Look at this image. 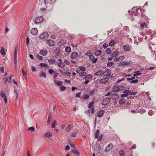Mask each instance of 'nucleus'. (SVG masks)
I'll return each instance as SVG.
<instances>
[{"instance_id":"19","label":"nucleus","mask_w":156,"mask_h":156,"mask_svg":"<svg viewBox=\"0 0 156 156\" xmlns=\"http://www.w3.org/2000/svg\"><path fill=\"white\" fill-rule=\"evenodd\" d=\"M103 71L101 70H99L97 71L96 73H95L94 75L95 76H100L101 75L102 76V74Z\"/></svg>"},{"instance_id":"47","label":"nucleus","mask_w":156,"mask_h":156,"mask_svg":"<svg viewBox=\"0 0 156 156\" xmlns=\"http://www.w3.org/2000/svg\"><path fill=\"white\" fill-rule=\"evenodd\" d=\"M28 130H31L33 132H34L35 130V128L33 127H31L28 128Z\"/></svg>"},{"instance_id":"21","label":"nucleus","mask_w":156,"mask_h":156,"mask_svg":"<svg viewBox=\"0 0 156 156\" xmlns=\"http://www.w3.org/2000/svg\"><path fill=\"white\" fill-rule=\"evenodd\" d=\"M78 44V42H75L73 41L71 43V45L73 47H76L77 46Z\"/></svg>"},{"instance_id":"42","label":"nucleus","mask_w":156,"mask_h":156,"mask_svg":"<svg viewBox=\"0 0 156 156\" xmlns=\"http://www.w3.org/2000/svg\"><path fill=\"white\" fill-rule=\"evenodd\" d=\"M119 60V61L121 60H123L125 59V57L124 55H121L119 57H118Z\"/></svg>"},{"instance_id":"44","label":"nucleus","mask_w":156,"mask_h":156,"mask_svg":"<svg viewBox=\"0 0 156 156\" xmlns=\"http://www.w3.org/2000/svg\"><path fill=\"white\" fill-rule=\"evenodd\" d=\"M130 62H129H129L126 61V62H122L123 65L124 66L127 65L129 64Z\"/></svg>"},{"instance_id":"2","label":"nucleus","mask_w":156,"mask_h":156,"mask_svg":"<svg viewBox=\"0 0 156 156\" xmlns=\"http://www.w3.org/2000/svg\"><path fill=\"white\" fill-rule=\"evenodd\" d=\"M123 87L120 86H115L113 87L112 91L115 92H118L122 90Z\"/></svg>"},{"instance_id":"18","label":"nucleus","mask_w":156,"mask_h":156,"mask_svg":"<svg viewBox=\"0 0 156 156\" xmlns=\"http://www.w3.org/2000/svg\"><path fill=\"white\" fill-rule=\"evenodd\" d=\"M79 132L78 131H76L72 133H71V136L73 137H76L77 136V134L79 133Z\"/></svg>"},{"instance_id":"17","label":"nucleus","mask_w":156,"mask_h":156,"mask_svg":"<svg viewBox=\"0 0 156 156\" xmlns=\"http://www.w3.org/2000/svg\"><path fill=\"white\" fill-rule=\"evenodd\" d=\"M104 112L103 110H101L98 113V116L99 117H102L104 115Z\"/></svg>"},{"instance_id":"31","label":"nucleus","mask_w":156,"mask_h":156,"mask_svg":"<svg viewBox=\"0 0 156 156\" xmlns=\"http://www.w3.org/2000/svg\"><path fill=\"white\" fill-rule=\"evenodd\" d=\"M48 62L51 64H54L55 63V60L52 59H50L48 60Z\"/></svg>"},{"instance_id":"37","label":"nucleus","mask_w":156,"mask_h":156,"mask_svg":"<svg viewBox=\"0 0 156 156\" xmlns=\"http://www.w3.org/2000/svg\"><path fill=\"white\" fill-rule=\"evenodd\" d=\"M99 134V130L98 129L96 131L95 133V138H97V139L98 138Z\"/></svg>"},{"instance_id":"43","label":"nucleus","mask_w":156,"mask_h":156,"mask_svg":"<svg viewBox=\"0 0 156 156\" xmlns=\"http://www.w3.org/2000/svg\"><path fill=\"white\" fill-rule=\"evenodd\" d=\"M60 43L62 45H64L66 43V40H61Z\"/></svg>"},{"instance_id":"5","label":"nucleus","mask_w":156,"mask_h":156,"mask_svg":"<svg viewBox=\"0 0 156 156\" xmlns=\"http://www.w3.org/2000/svg\"><path fill=\"white\" fill-rule=\"evenodd\" d=\"M48 37V33L46 32L43 33L39 36V37L42 39H47Z\"/></svg>"},{"instance_id":"12","label":"nucleus","mask_w":156,"mask_h":156,"mask_svg":"<svg viewBox=\"0 0 156 156\" xmlns=\"http://www.w3.org/2000/svg\"><path fill=\"white\" fill-rule=\"evenodd\" d=\"M123 48L125 51H129L130 50V48L128 45H124L123 47Z\"/></svg>"},{"instance_id":"11","label":"nucleus","mask_w":156,"mask_h":156,"mask_svg":"<svg viewBox=\"0 0 156 156\" xmlns=\"http://www.w3.org/2000/svg\"><path fill=\"white\" fill-rule=\"evenodd\" d=\"M108 78L107 77H105L101 79L100 81L101 83H105L107 82L108 80Z\"/></svg>"},{"instance_id":"30","label":"nucleus","mask_w":156,"mask_h":156,"mask_svg":"<svg viewBox=\"0 0 156 156\" xmlns=\"http://www.w3.org/2000/svg\"><path fill=\"white\" fill-rule=\"evenodd\" d=\"M126 101V99L124 98H122L120 100L119 103L120 104H124Z\"/></svg>"},{"instance_id":"53","label":"nucleus","mask_w":156,"mask_h":156,"mask_svg":"<svg viewBox=\"0 0 156 156\" xmlns=\"http://www.w3.org/2000/svg\"><path fill=\"white\" fill-rule=\"evenodd\" d=\"M62 84V82L61 81H58L57 83V85L58 86H60Z\"/></svg>"},{"instance_id":"59","label":"nucleus","mask_w":156,"mask_h":156,"mask_svg":"<svg viewBox=\"0 0 156 156\" xmlns=\"http://www.w3.org/2000/svg\"><path fill=\"white\" fill-rule=\"evenodd\" d=\"M12 76L11 75H10V77L9 79H8V82L9 83L11 82V79L12 77Z\"/></svg>"},{"instance_id":"34","label":"nucleus","mask_w":156,"mask_h":156,"mask_svg":"<svg viewBox=\"0 0 156 156\" xmlns=\"http://www.w3.org/2000/svg\"><path fill=\"white\" fill-rule=\"evenodd\" d=\"M71 126L69 124L66 128V130L67 132H69L71 130Z\"/></svg>"},{"instance_id":"6","label":"nucleus","mask_w":156,"mask_h":156,"mask_svg":"<svg viewBox=\"0 0 156 156\" xmlns=\"http://www.w3.org/2000/svg\"><path fill=\"white\" fill-rule=\"evenodd\" d=\"M113 147V145L112 144H109L106 147L105 151L107 152L112 149Z\"/></svg>"},{"instance_id":"46","label":"nucleus","mask_w":156,"mask_h":156,"mask_svg":"<svg viewBox=\"0 0 156 156\" xmlns=\"http://www.w3.org/2000/svg\"><path fill=\"white\" fill-rule=\"evenodd\" d=\"M94 102H91L89 104L88 107L90 108H91V107L94 105Z\"/></svg>"},{"instance_id":"54","label":"nucleus","mask_w":156,"mask_h":156,"mask_svg":"<svg viewBox=\"0 0 156 156\" xmlns=\"http://www.w3.org/2000/svg\"><path fill=\"white\" fill-rule=\"evenodd\" d=\"M54 71L53 69H49L48 70V72L51 74H53L54 73Z\"/></svg>"},{"instance_id":"23","label":"nucleus","mask_w":156,"mask_h":156,"mask_svg":"<svg viewBox=\"0 0 156 156\" xmlns=\"http://www.w3.org/2000/svg\"><path fill=\"white\" fill-rule=\"evenodd\" d=\"M72 152L73 153H75L78 155H80V153L77 150L73 149L72 150Z\"/></svg>"},{"instance_id":"33","label":"nucleus","mask_w":156,"mask_h":156,"mask_svg":"<svg viewBox=\"0 0 156 156\" xmlns=\"http://www.w3.org/2000/svg\"><path fill=\"white\" fill-rule=\"evenodd\" d=\"M92 77V76L90 75H87L85 76L84 78L85 80L89 79Z\"/></svg>"},{"instance_id":"52","label":"nucleus","mask_w":156,"mask_h":156,"mask_svg":"<svg viewBox=\"0 0 156 156\" xmlns=\"http://www.w3.org/2000/svg\"><path fill=\"white\" fill-rule=\"evenodd\" d=\"M79 68L82 71H84L86 70L85 68L83 66L80 67Z\"/></svg>"},{"instance_id":"56","label":"nucleus","mask_w":156,"mask_h":156,"mask_svg":"<svg viewBox=\"0 0 156 156\" xmlns=\"http://www.w3.org/2000/svg\"><path fill=\"white\" fill-rule=\"evenodd\" d=\"M103 48L104 49H105L106 48H107V47H108V44H106V43H105L103 45Z\"/></svg>"},{"instance_id":"35","label":"nucleus","mask_w":156,"mask_h":156,"mask_svg":"<svg viewBox=\"0 0 156 156\" xmlns=\"http://www.w3.org/2000/svg\"><path fill=\"white\" fill-rule=\"evenodd\" d=\"M40 66H41L43 67H47L48 66V65L47 64L45 63H41L40 64Z\"/></svg>"},{"instance_id":"22","label":"nucleus","mask_w":156,"mask_h":156,"mask_svg":"<svg viewBox=\"0 0 156 156\" xmlns=\"http://www.w3.org/2000/svg\"><path fill=\"white\" fill-rule=\"evenodd\" d=\"M44 136L48 137H51L52 136L51 133L50 132H47L44 134Z\"/></svg>"},{"instance_id":"27","label":"nucleus","mask_w":156,"mask_h":156,"mask_svg":"<svg viewBox=\"0 0 156 156\" xmlns=\"http://www.w3.org/2000/svg\"><path fill=\"white\" fill-rule=\"evenodd\" d=\"M71 48L69 46H67L65 49V51L67 53L70 52L71 51Z\"/></svg>"},{"instance_id":"32","label":"nucleus","mask_w":156,"mask_h":156,"mask_svg":"<svg viewBox=\"0 0 156 156\" xmlns=\"http://www.w3.org/2000/svg\"><path fill=\"white\" fill-rule=\"evenodd\" d=\"M123 93L124 94H125L126 95L128 96L129 95V94H130V91L128 90H125L123 91Z\"/></svg>"},{"instance_id":"57","label":"nucleus","mask_w":156,"mask_h":156,"mask_svg":"<svg viewBox=\"0 0 156 156\" xmlns=\"http://www.w3.org/2000/svg\"><path fill=\"white\" fill-rule=\"evenodd\" d=\"M14 95L16 97V98L18 97L17 91L16 90L14 91Z\"/></svg>"},{"instance_id":"63","label":"nucleus","mask_w":156,"mask_h":156,"mask_svg":"<svg viewBox=\"0 0 156 156\" xmlns=\"http://www.w3.org/2000/svg\"><path fill=\"white\" fill-rule=\"evenodd\" d=\"M0 71L2 73H3L4 72V68L3 67H1L0 68Z\"/></svg>"},{"instance_id":"4","label":"nucleus","mask_w":156,"mask_h":156,"mask_svg":"<svg viewBox=\"0 0 156 156\" xmlns=\"http://www.w3.org/2000/svg\"><path fill=\"white\" fill-rule=\"evenodd\" d=\"M110 101V99L109 98H105L102 100V105H105L108 104Z\"/></svg>"},{"instance_id":"51","label":"nucleus","mask_w":156,"mask_h":156,"mask_svg":"<svg viewBox=\"0 0 156 156\" xmlns=\"http://www.w3.org/2000/svg\"><path fill=\"white\" fill-rule=\"evenodd\" d=\"M1 96L2 98L6 97L5 93L2 91L1 92Z\"/></svg>"},{"instance_id":"60","label":"nucleus","mask_w":156,"mask_h":156,"mask_svg":"<svg viewBox=\"0 0 156 156\" xmlns=\"http://www.w3.org/2000/svg\"><path fill=\"white\" fill-rule=\"evenodd\" d=\"M89 96L87 95H85L83 97V98L85 100H87L89 98Z\"/></svg>"},{"instance_id":"41","label":"nucleus","mask_w":156,"mask_h":156,"mask_svg":"<svg viewBox=\"0 0 156 156\" xmlns=\"http://www.w3.org/2000/svg\"><path fill=\"white\" fill-rule=\"evenodd\" d=\"M86 74V73L84 72V71L80 73L79 75L80 76H84Z\"/></svg>"},{"instance_id":"29","label":"nucleus","mask_w":156,"mask_h":156,"mask_svg":"<svg viewBox=\"0 0 156 156\" xmlns=\"http://www.w3.org/2000/svg\"><path fill=\"white\" fill-rule=\"evenodd\" d=\"M14 67L16 70L17 69V60H14Z\"/></svg>"},{"instance_id":"45","label":"nucleus","mask_w":156,"mask_h":156,"mask_svg":"<svg viewBox=\"0 0 156 156\" xmlns=\"http://www.w3.org/2000/svg\"><path fill=\"white\" fill-rule=\"evenodd\" d=\"M135 76H133L131 77H130V78H128L127 79V81H130V80H134V79H135Z\"/></svg>"},{"instance_id":"25","label":"nucleus","mask_w":156,"mask_h":156,"mask_svg":"<svg viewBox=\"0 0 156 156\" xmlns=\"http://www.w3.org/2000/svg\"><path fill=\"white\" fill-rule=\"evenodd\" d=\"M101 52H102L101 50H97L95 51V54L96 56H98L99 55H100Z\"/></svg>"},{"instance_id":"62","label":"nucleus","mask_w":156,"mask_h":156,"mask_svg":"<svg viewBox=\"0 0 156 156\" xmlns=\"http://www.w3.org/2000/svg\"><path fill=\"white\" fill-rule=\"evenodd\" d=\"M136 146L135 144L133 145L132 146V147L131 148L130 150H132L135 149L136 148Z\"/></svg>"},{"instance_id":"36","label":"nucleus","mask_w":156,"mask_h":156,"mask_svg":"<svg viewBox=\"0 0 156 156\" xmlns=\"http://www.w3.org/2000/svg\"><path fill=\"white\" fill-rule=\"evenodd\" d=\"M66 89V87L64 86H61L60 87V89L61 91H64Z\"/></svg>"},{"instance_id":"14","label":"nucleus","mask_w":156,"mask_h":156,"mask_svg":"<svg viewBox=\"0 0 156 156\" xmlns=\"http://www.w3.org/2000/svg\"><path fill=\"white\" fill-rule=\"evenodd\" d=\"M119 96L118 94H112L110 95V98L114 99H117L118 98Z\"/></svg>"},{"instance_id":"7","label":"nucleus","mask_w":156,"mask_h":156,"mask_svg":"<svg viewBox=\"0 0 156 156\" xmlns=\"http://www.w3.org/2000/svg\"><path fill=\"white\" fill-rule=\"evenodd\" d=\"M57 64L59 67L63 68L65 66V64L62 62V60L60 59H58V62L57 63Z\"/></svg>"},{"instance_id":"16","label":"nucleus","mask_w":156,"mask_h":156,"mask_svg":"<svg viewBox=\"0 0 156 156\" xmlns=\"http://www.w3.org/2000/svg\"><path fill=\"white\" fill-rule=\"evenodd\" d=\"M119 54V51H116L111 54V56L113 57H115L118 55Z\"/></svg>"},{"instance_id":"9","label":"nucleus","mask_w":156,"mask_h":156,"mask_svg":"<svg viewBox=\"0 0 156 156\" xmlns=\"http://www.w3.org/2000/svg\"><path fill=\"white\" fill-rule=\"evenodd\" d=\"M78 54L77 52H73L71 55V58L72 59H74L75 58L78 56Z\"/></svg>"},{"instance_id":"1","label":"nucleus","mask_w":156,"mask_h":156,"mask_svg":"<svg viewBox=\"0 0 156 156\" xmlns=\"http://www.w3.org/2000/svg\"><path fill=\"white\" fill-rule=\"evenodd\" d=\"M111 70L109 69L107 70L106 71L103 72L102 74V76L107 77V78H110L112 76V75L111 73Z\"/></svg>"},{"instance_id":"64","label":"nucleus","mask_w":156,"mask_h":156,"mask_svg":"<svg viewBox=\"0 0 156 156\" xmlns=\"http://www.w3.org/2000/svg\"><path fill=\"white\" fill-rule=\"evenodd\" d=\"M3 80L5 82L8 81V78L7 77H5V76L4 77Z\"/></svg>"},{"instance_id":"40","label":"nucleus","mask_w":156,"mask_h":156,"mask_svg":"<svg viewBox=\"0 0 156 156\" xmlns=\"http://www.w3.org/2000/svg\"><path fill=\"white\" fill-rule=\"evenodd\" d=\"M115 42L113 40H111V41L109 43V45L110 46H113Z\"/></svg>"},{"instance_id":"20","label":"nucleus","mask_w":156,"mask_h":156,"mask_svg":"<svg viewBox=\"0 0 156 156\" xmlns=\"http://www.w3.org/2000/svg\"><path fill=\"white\" fill-rule=\"evenodd\" d=\"M39 76L40 77H43L44 78H46V76L45 73L43 71L41 72L40 73Z\"/></svg>"},{"instance_id":"39","label":"nucleus","mask_w":156,"mask_h":156,"mask_svg":"<svg viewBox=\"0 0 156 156\" xmlns=\"http://www.w3.org/2000/svg\"><path fill=\"white\" fill-rule=\"evenodd\" d=\"M138 81V80L137 79L129 81L130 83H136Z\"/></svg>"},{"instance_id":"58","label":"nucleus","mask_w":156,"mask_h":156,"mask_svg":"<svg viewBox=\"0 0 156 156\" xmlns=\"http://www.w3.org/2000/svg\"><path fill=\"white\" fill-rule=\"evenodd\" d=\"M58 75V74L57 73H55L54 75V77L53 78L54 79H55L56 77Z\"/></svg>"},{"instance_id":"48","label":"nucleus","mask_w":156,"mask_h":156,"mask_svg":"<svg viewBox=\"0 0 156 156\" xmlns=\"http://www.w3.org/2000/svg\"><path fill=\"white\" fill-rule=\"evenodd\" d=\"M69 144L72 148H75V146L74 144L70 142H69Z\"/></svg>"},{"instance_id":"13","label":"nucleus","mask_w":156,"mask_h":156,"mask_svg":"<svg viewBox=\"0 0 156 156\" xmlns=\"http://www.w3.org/2000/svg\"><path fill=\"white\" fill-rule=\"evenodd\" d=\"M47 52L45 50H41L40 51L39 53L41 55L43 56H45L47 54Z\"/></svg>"},{"instance_id":"26","label":"nucleus","mask_w":156,"mask_h":156,"mask_svg":"<svg viewBox=\"0 0 156 156\" xmlns=\"http://www.w3.org/2000/svg\"><path fill=\"white\" fill-rule=\"evenodd\" d=\"M0 52L1 53L2 55L5 56V50L4 48L2 47L1 48V49L0 51Z\"/></svg>"},{"instance_id":"24","label":"nucleus","mask_w":156,"mask_h":156,"mask_svg":"<svg viewBox=\"0 0 156 156\" xmlns=\"http://www.w3.org/2000/svg\"><path fill=\"white\" fill-rule=\"evenodd\" d=\"M142 73L140 72V71H137L134 72V73L133 74V76H138L139 75L141 74Z\"/></svg>"},{"instance_id":"38","label":"nucleus","mask_w":156,"mask_h":156,"mask_svg":"<svg viewBox=\"0 0 156 156\" xmlns=\"http://www.w3.org/2000/svg\"><path fill=\"white\" fill-rule=\"evenodd\" d=\"M105 51L106 53L108 54H110L111 52V50L109 48H107L105 50Z\"/></svg>"},{"instance_id":"61","label":"nucleus","mask_w":156,"mask_h":156,"mask_svg":"<svg viewBox=\"0 0 156 156\" xmlns=\"http://www.w3.org/2000/svg\"><path fill=\"white\" fill-rule=\"evenodd\" d=\"M68 76H69L70 75L71 73L69 72H66L65 73Z\"/></svg>"},{"instance_id":"49","label":"nucleus","mask_w":156,"mask_h":156,"mask_svg":"<svg viewBox=\"0 0 156 156\" xmlns=\"http://www.w3.org/2000/svg\"><path fill=\"white\" fill-rule=\"evenodd\" d=\"M37 58L40 60H42L43 59V57L41 56L39 54L37 55Z\"/></svg>"},{"instance_id":"50","label":"nucleus","mask_w":156,"mask_h":156,"mask_svg":"<svg viewBox=\"0 0 156 156\" xmlns=\"http://www.w3.org/2000/svg\"><path fill=\"white\" fill-rule=\"evenodd\" d=\"M114 63L112 62H108L107 63V65L108 66L110 67L112 66L113 65Z\"/></svg>"},{"instance_id":"3","label":"nucleus","mask_w":156,"mask_h":156,"mask_svg":"<svg viewBox=\"0 0 156 156\" xmlns=\"http://www.w3.org/2000/svg\"><path fill=\"white\" fill-rule=\"evenodd\" d=\"M43 20V18L42 16H38L34 20L36 24H38L42 22Z\"/></svg>"},{"instance_id":"55","label":"nucleus","mask_w":156,"mask_h":156,"mask_svg":"<svg viewBox=\"0 0 156 156\" xmlns=\"http://www.w3.org/2000/svg\"><path fill=\"white\" fill-rule=\"evenodd\" d=\"M30 39L28 37L26 38V43L27 44H28L29 43Z\"/></svg>"},{"instance_id":"28","label":"nucleus","mask_w":156,"mask_h":156,"mask_svg":"<svg viewBox=\"0 0 156 156\" xmlns=\"http://www.w3.org/2000/svg\"><path fill=\"white\" fill-rule=\"evenodd\" d=\"M119 154L120 156H125V153L122 150H121L119 152Z\"/></svg>"},{"instance_id":"15","label":"nucleus","mask_w":156,"mask_h":156,"mask_svg":"<svg viewBox=\"0 0 156 156\" xmlns=\"http://www.w3.org/2000/svg\"><path fill=\"white\" fill-rule=\"evenodd\" d=\"M47 43L51 46H53L54 45V42L51 40H48L47 41Z\"/></svg>"},{"instance_id":"10","label":"nucleus","mask_w":156,"mask_h":156,"mask_svg":"<svg viewBox=\"0 0 156 156\" xmlns=\"http://www.w3.org/2000/svg\"><path fill=\"white\" fill-rule=\"evenodd\" d=\"M90 59L93 61V63H95L97 60V58H95L93 55H91L89 56Z\"/></svg>"},{"instance_id":"8","label":"nucleus","mask_w":156,"mask_h":156,"mask_svg":"<svg viewBox=\"0 0 156 156\" xmlns=\"http://www.w3.org/2000/svg\"><path fill=\"white\" fill-rule=\"evenodd\" d=\"M30 32L31 34L34 35H37L38 34L37 30L35 28L31 29Z\"/></svg>"}]
</instances>
